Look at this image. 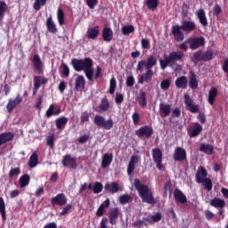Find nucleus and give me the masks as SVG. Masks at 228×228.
I'll return each instance as SVG.
<instances>
[{
  "mask_svg": "<svg viewBox=\"0 0 228 228\" xmlns=\"http://www.w3.org/2000/svg\"><path fill=\"white\" fill-rule=\"evenodd\" d=\"M188 44L191 50H197V52L193 53L191 58L192 62L197 64V62H208L213 61L214 50L212 48H208L206 52H204V50H198V48L205 46L206 45V39L203 36H200V37H191L188 39Z\"/></svg>",
  "mask_w": 228,
  "mask_h": 228,
  "instance_id": "nucleus-1",
  "label": "nucleus"
},
{
  "mask_svg": "<svg viewBox=\"0 0 228 228\" xmlns=\"http://www.w3.org/2000/svg\"><path fill=\"white\" fill-rule=\"evenodd\" d=\"M71 66H73L75 71H84L90 82H94V78L97 79L102 77V69L101 66H97L94 74V61L90 57H86L85 59H71Z\"/></svg>",
  "mask_w": 228,
  "mask_h": 228,
  "instance_id": "nucleus-2",
  "label": "nucleus"
},
{
  "mask_svg": "<svg viewBox=\"0 0 228 228\" xmlns=\"http://www.w3.org/2000/svg\"><path fill=\"white\" fill-rule=\"evenodd\" d=\"M158 64V58L155 55H149L146 61H138L136 66V73H142L138 78L139 84H149L152 82L154 71L152 68Z\"/></svg>",
  "mask_w": 228,
  "mask_h": 228,
  "instance_id": "nucleus-3",
  "label": "nucleus"
},
{
  "mask_svg": "<svg viewBox=\"0 0 228 228\" xmlns=\"http://www.w3.org/2000/svg\"><path fill=\"white\" fill-rule=\"evenodd\" d=\"M134 185L139 192V196L142 201L146 203H156V198L152 192V189L149 187L146 183H142L140 178H135L134 181Z\"/></svg>",
  "mask_w": 228,
  "mask_h": 228,
  "instance_id": "nucleus-4",
  "label": "nucleus"
},
{
  "mask_svg": "<svg viewBox=\"0 0 228 228\" xmlns=\"http://www.w3.org/2000/svg\"><path fill=\"white\" fill-rule=\"evenodd\" d=\"M185 57V53L177 50L176 52H170L168 56H166L164 59H159V64L161 69H166L167 66H172L175 62H183Z\"/></svg>",
  "mask_w": 228,
  "mask_h": 228,
  "instance_id": "nucleus-5",
  "label": "nucleus"
},
{
  "mask_svg": "<svg viewBox=\"0 0 228 228\" xmlns=\"http://www.w3.org/2000/svg\"><path fill=\"white\" fill-rule=\"evenodd\" d=\"M163 214H161V212H157L154 216H147V217H143L142 219H136L133 223V227H142V225H147V223L153 225V224L161 222Z\"/></svg>",
  "mask_w": 228,
  "mask_h": 228,
  "instance_id": "nucleus-6",
  "label": "nucleus"
},
{
  "mask_svg": "<svg viewBox=\"0 0 228 228\" xmlns=\"http://www.w3.org/2000/svg\"><path fill=\"white\" fill-rule=\"evenodd\" d=\"M94 125H96L97 126H102L105 130H111V128H113L114 126L113 119H105V118L103 116H101L100 114H96V116H94Z\"/></svg>",
  "mask_w": 228,
  "mask_h": 228,
  "instance_id": "nucleus-7",
  "label": "nucleus"
},
{
  "mask_svg": "<svg viewBox=\"0 0 228 228\" xmlns=\"http://www.w3.org/2000/svg\"><path fill=\"white\" fill-rule=\"evenodd\" d=\"M135 134L138 137H146V139H150L154 134V128L149 125H144L143 126H140V128L135 131Z\"/></svg>",
  "mask_w": 228,
  "mask_h": 228,
  "instance_id": "nucleus-8",
  "label": "nucleus"
},
{
  "mask_svg": "<svg viewBox=\"0 0 228 228\" xmlns=\"http://www.w3.org/2000/svg\"><path fill=\"white\" fill-rule=\"evenodd\" d=\"M184 103L186 108L190 110V112L197 113L200 112V105H196L194 100L188 94V93L184 94Z\"/></svg>",
  "mask_w": 228,
  "mask_h": 228,
  "instance_id": "nucleus-9",
  "label": "nucleus"
},
{
  "mask_svg": "<svg viewBox=\"0 0 228 228\" xmlns=\"http://www.w3.org/2000/svg\"><path fill=\"white\" fill-rule=\"evenodd\" d=\"M23 102L22 96L20 94H17L14 99L9 98L8 103L6 105L7 112L12 114V110L16 109L18 105H20Z\"/></svg>",
  "mask_w": 228,
  "mask_h": 228,
  "instance_id": "nucleus-10",
  "label": "nucleus"
},
{
  "mask_svg": "<svg viewBox=\"0 0 228 228\" xmlns=\"http://www.w3.org/2000/svg\"><path fill=\"white\" fill-rule=\"evenodd\" d=\"M171 35L174 36L175 41H183L184 34L183 32V25H173Z\"/></svg>",
  "mask_w": 228,
  "mask_h": 228,
  "instance_id": "nucleus-11",
  "label": "nucleus"
},
{
  "mask_svg": "<svg viewBox=\"0 0 228 228\" xmlns=\"http://www.w3.org/2000/svg\"><path fill=\"white\" fill-rule=\"evenodd\" d=\"M208 169L204 166H200L196 173V182L205 186V177L208 176Z\"/></svg>",
  "mask_w": 228,
  "mask_h": 228,
  "instance_id": "nucleus-12",
  "label": "nucleus"
},
{
  "mask_svg": "<svg viewBox=\"0 0 228 228\" xmlns=\"http://www.w3.org/2000/svg\"><path fill=\"white\" fill-rule=\"evenodd\" d=\"M61 163L64 167L73 168H76L77 166L76 157H72V155H70L69 153H67L66 155L63 156Z\"/></svg>",
  "mask_w": 228,
  "mask_h": 228,
  "instance_id": "nucleus-13",
  "label": "nucleus"
},
{
  "mask_svg": "<svg viewBox=\"0 0 228 228\" xmlns=\"http://www.w3.org/2000/svg\"><path fill=\"white\" fill-rule=\"evenodd\" d=\"M187 159V151L184 150V148H182L181 146H177L175 148V153H174V160H185Z\"/></svg>",
  "mask_w": 228,
  "mask_h": 228,
  "instance_id": "nucleus-14",
  "label": "nucleus"
},
{
  "mask_svg": "<svg viewBox=\"0 0 228 228\" xmlns=\"http://www.w3.org/2000/svg\"><path fill=\"white\" fill-rule=\"evenodd\" d=\"M53 205H66L68 201V198L64 192H60L59 194H56L53 198L51 200Z\"/></svg>",
  "mask_w": 228,
  "mask_h": 228,
  "instance_id": "nucleus-15",
  "label": "nucleus"
},
{
  "mask_svg": "<svg viewBox=\"0 0 228 228\" xmlns=\"http://www.w3.org/2000/svg\"><path fill=\"white\" fill-rule=\"evenodd\" d=\"M118 216H119V208L118 207H114L113 208H111V210H110V213H109L110 224H111V225H117Z\"/></svg>",
  "mask_w": 228,
  "mask_h": 228,
  "instance_id": "nucleus-16",
  "label": "nucleus"
},
{
  "mask_svg": "<svg viewBox=\"0 0 228 228\" xmlns=\"http://www.w3.org/2000/svg\"><path fill=\"white\" fill-rule=\"evenodd\" d=\"M102 37L103 41L106 43H110L114 37V32L110 27H104L102 31Z\"/></svg>",
  "mask_w": 228,
  "mask_h": 228,
  "instance_id": "nucleus-17",
  "label": "nucleus"
},
{
  "mask_svg": "<svg viewBox=\"0 0 228 228\" xmlns=\"http://www.w3.org/2000/svg\"><path fill=\"white\" fill-rule=\"evenodd\" d=\"M33 64H34V69H36L37 73H39V75H43L44 64L38 54H36L33 56Z\"/></svg>",
  "mask_w": 228,
  "mask_h": 228,
  "instance_id": "nucleus-18",
  "label": "nucleus"
},
{
  "mask_svg": "<svg viewBox=\"0 0 228 228\" xmlns=\"http://www.w3.org/2000/svg\"><path fill=\"white\" fill-rule=\"evenodd\" d=\"M197 25L195 21H190L187 20H184L182 21V30L184 32H193V30H196Z\"/></svg>",
  "mask_w": 228,
  "mask_h": 228,
  "instance_id": "nucleus-19",
  "label": "nucleus"
},
{
  "mask_svg": "<svg viewBox=\"0 0 228 228\" xmlns=\"http://www.w3.org/2000/svg\"><path fill=\"white\" fill-rule=\"evenodd\" d=\"M105 191L107 192H111V194H115L116 192H118L120 190L119 183L118 182H108L104 185Z\"/></svg>",
  "mask_w": 228,
  "mask_h": 228,
  "instance_id": "nucleus-20",
  "label": "nucleus"
},
{
  "mask_svg": "<svg viewBox=\"0 0 228 228\" xmlns=\"http://www.w3.org/2000/svg\"><path fill=\"white\" fill-rule=\"evenodd\" d=\"M13 137H15V134H13V132H3V134H0V146L12 141Z\"/></svg>",
  "mask_w": 228,
  "mask_h": 228,
  "instance_id": "nucleus-21",
  "label": "nucleus"
},
{
  "mask_svg": "<svg viewBox=\"0 0 228 228\" xmlns=\"http://www.w3.org/2000/svg\"><path fill=\"white\" fill-rule=\"evenodd\" d=\"M100 34V27L96 25L91 28H87V32L86 33V37L87 39H96Z\"/></svg>",
  "mask_w": 228,
  "mask_h": 228,
  "instance_id": "nucleus-22",
  "label": "nucleus"
},
{
  "mask_svg": "<svg viewBox=\"0 0 228 228\" xmlns=\"http://www.w3.org/2000/svg\"><path fill=\"white\" fill-rule=\"evenodd\" d=\"M139 162L138 155H132L127 166V174L132 175L135 169L136 164Z\"/></svg>",
  "mask_w": 228,
  "mask_h": 228,
  "instance_id": "nucleus-23",
  "label": "nucleus"
},
{
  "mask_svg": "<svg viewBox=\"0 0 228 228\" xmlns=\"http://www.w3.org/2000/svg\"><path fill=\"white\" fill-rule=\"evenodd\" d=\"M174 197L179 203H187V196L183 192V191H181V189H175Z\"/></svg>",
  "mask_w": 228,
  "mask_h": 228,
  "instance_id": "nucleus-24",
  "label": "nucleus"
},
{
  "mask_svg": "<svg viewBox=\"0 0 228 228\" xmlns=\"http://www.w3.org/2000/svg\"><path fill=\"white\" fill-rule=\"evenodd\" d=\"M175 85L179 89H187L188 87V78L185 75H183L182 77H178V78L175 79Z\"/></svg>",
  "mask_w": 228,
  "mask_h": 228,
  "instance_id": "nucleus-25",
  "label": "nucleus"
},
{
  "mask_svg": "<svg viewBox=\"0 0 228 228\" xmlns=\"http://www.w3.org/2000/svg\"><path fill=\"white\" fill-rule=\"evenodd\" d=\"M68 121H69V118H66V116H60V118H57L55 119L57 129L64 130L67 126Z\"/></svg>",
  "mask_w": 228,
  "mask_h": 228,
  "instance_id": "nucleus-26",
  "label": "nucleus"
},
{
  "mask_svg": "<svg viewBox=\"0 0 228 228\" xmlns=\"http://www.w3.org/2000/svg\"><path fill=\"white\" fill-rule=\"evenodd\" d=\"M110 206V198H107L103 203H101L99 205L97 210H96V216H103L105 208Z\"/></svg>",
  "mask_w": 228,
  "mask_h": 228,
  "instance_id": "nucleus-27",
  "label": "nucleus"
},
{
  "mask_svg": "<svg viewBox=\"0 0 228 228\" xmlns=\"http://www.w3.org/2000/svg\"><path fill=\"white\" fill-rule=\"evenodd\" d=\"M86 87V78L84 75H78L75 82L76 91H83Z\"/></svg>",
  "mask_w": 228,
  "mask_h": 228,
  "instance_id": "nucleus-28",
  "label": "nucleus"
},
{
  "mask_svg": "<svg viewBox=\"0 0 228 228\" xmlns=\"http://www.w3.org/2000/svg\"><path fill=\"white\" fill-rule=\"evenodd\" d=\"M203 126L202 125H200V123H194L193 128H191V130H189V136L197 137L198 135H200V134H201Z\"/></svg>",
  "mask_w": 228,
  "mask_h": 228,
  "instance_id": "nucleus-29",
  "label": "nucleus"
},
{
  "mask_svg": "<svg viewBox=\"0 0 228 228\" xmlns=\"http://www.w3.org/2000/svg\"><path fill=\"white\" fill-rule=\"evenodd\" d=\"M189 84L191 89H197L199 87V82L195 71H190Z\"/></svg>",
  "mask_w": 228,
  "mask_h": 228,
  "instance_id": "nucleus-30",
  "label": "nucleus"
},
{
  "mask_svg": "<svg viewBox=\"0 0 228 228\" xmlns=\"http://www.w3.org/2000/svg\"><path fill=\"white\" fill-rule=\"evenodd\" d=\"M197 16L200 20V23H201L203 27H208V21L204 9H199V11H197Z\"/></svg>",
  "mask_w": 228,
  "mask_h": 228,
  "instance_id": "nucleus-31",
  "label": "nucleus"
},
{
  "mask_svg": "<svg viewBox=\"0 0 228 228\" xmlns=\"http://www.w3.org/2000/svg\"><path fill=\"white\" fill-rule=\"evenodd\" d=\"M113 153H104L102 159V167H108L113 160Z\"/></svg>",
  "mask_w": 228,
  "mask_h": 228,
  "instance_id": "nucleus-32",
  "label": "nucleus"
},
{
  "mask_svg": "<svg viewBox=\"0 0 228 228\" xmlns=\"http://www.w3.org/2000/svg\"><path fill=\"white\" fill-rule=\"evenodd\" d=\"M46 27H47V30L49 32H51V34H57L58 32V28L52 18V16H49V18H47L46 20Z\"/></svg>",
  "mask_w": 228,
  "mask_h": 228,
  "instance_id": "nucleus-33",
  "label": "nucleus"
},
{
  "mask_svg": "<svg viewBox=\"0 0 228 228\" xmlns=\"http://www.w3.org/2000/svg\"><path fill=\"white\" fill-rule=\"evenodd\" d=\"M200 151L207 153L208 155H212L215 151V148L212 144H206L205 142H200Z\"/></svg>",
  "mask_w": 228,
  "mask_h": 228,
  "instance_id": "nucleus-34",
  "label": "nucleus"
},
{
  "mask_svg": "<svg viewBox=\"0 0 228 228\" xmlns=\"http://www.w3.org/2000/svg\"><path fill=\"white\" fill-rule=\"evenodd\" d=\"M110 107V103L107 96H105L104 98H102L101 103L98 106L100 112H106L107 110H109Z\"/></svg>",
  "mask_w": 228,
  "mask_h": 228,
  "instance_id": "nucleus-35",
  "label": "nucleus"
},
{
  "mask_svg": "<svg viewBox=\"0 0 228 228\" xmlns=\"http://www.w3.org/2000/svg\"><path fill=\"white\" fill-rule=\"evenodd\" d=\"M138 103L142 109L147 107V93L145 91H140L139 95L137 96Z\"/></svg>",
  "mask_w": 228,
  "mask_h": 228,
  "instance_id": "nucleus-36",
  "label": "nucleus"
},
{
  "mask_svg": "<svg viewBox=\"0 0 228 228\" xmlns=\"http://www.w3.org/2000/svg\"><path fill=\"white\" fill-rule=\"evenodd\" d=\"M172 105L169 103H159V110L161 116H169L171 113Z\"/></svg>",
  "mask_w": 228,
  "mask_h": 228,
  "instance_id": "nucleus-37",
  "label": "nucleus"
},
{
  "mask_svg": "<svg viewBox=\"0 0 228 228\" xmlns=\"http://www.w3.org/2000/svg\"><path fill=\"white\" fill-rule=\"evenodd\" d=\"M61 107L55 109L54 105L52 104L50 105L49 109H47L45 115L47 118H51L52 116H58L59 114H61Z\"/></svg>",
  "mask_w": 228,
  "mask_h": 228,
  "instance_id": "nucleus-38",
  "label": "nucleus"
},
{
  "mask_svg": "<svg viewBox=\"0 0 228 228\" xmlns=\"http://www.w3.org/2000/svg\"><path fill=\"white\" fill-rule=\"evenodd\" d=\"M0 215L2 216V220L6 222V203L3 196H0Z\"/></svg>",
  "mask_w": 228,
  "mask_h": 228,
  "instance_id": "nucleus-39",
  "label": "nucleus"
},
{
  "mask_svg": "<svg viewBox=\"0 0 228 228\" xmlns=\"http://www.w3.org/2000/svg\"><path fill=\"white\" fill-rule=\"evenodd\" d=\"M217 94H218L217 87H215V86L211 87L208 93V103H210V105H214Z\"/></svg>",
  "mask_w": 228,
  "mask_h": 228,
  "instance_id": "nucleus-40",
  "label": "nucleus"
},
{
  "mask_svg": "<svg viewBox=\"0 0 228 228\" xmlns=\"http://www.w3.org/2000/svg\"><path fill=\"white\" fill-rule=\"evenodd\" d=\"M38 164V155L37 151H34L29 157L28 166L29 167H35Z\"/></svg>",
  "mask_w": 228,
  "mask_h": 228,
  "instance_id": "nucleus-41",
  "label": "nucleus"
},
{
  "mask_svg": "<svg viewBox=\"0 0 228 228\" xmlns=\"http://www.w3.org/2000/svg\"><path fill=\"white\" fill-rule=\"evenodd\" d=\"M134 30L135 27L134 25H124L121 28V32L124 36H129V34H132Z\"/></svg>",
  "mask_w": 228,
  "mask_h": 228,
  "instance_id": "nucleus-42",
  "label": "nucleus"
},
{
  "mask_svg": "<svg viewBox=\"0 0 228 228\" xmlns=\"http://www.w3.org/2000/svg\"><path fill=\"white\" fill-rule=\"evenodd\" d=\"M160 155H161L160 148H153L152 149V157H153L154 162H156L157 167H159Z\"/></svg>",
  "mask_w": 228,
  "mask_h": 228,
  "instance_id": "nucleus-43",
  "label": "nucleus"
},
{
  "mask_svg": "<svg viewBox=\"0 0 228 228\" xmlns=\"http://www.w3.org/2000/svg\"><path fill=\"white\" fill-rule=\"evenodd\" d=\"M61 75L64 77H68L70 75V69L65 62H61Z\"/></svg>",
  "mask_w": 228,
  "mask_h": 228,
  "instance_id": "nucleus-44",
  "label": "nucleus"
},
{
  "mask_svg": "<svg viewBox=\"0 0 228 228\" xmlns=\"http://www.w3.org/2000/svg\"><path fill=\"white\" fill-rule=\"evenodd\" d=\"M119 203L122 205H126V203H130V201H133V198L131 194L126 193V194H120L118 197Z\"/></svg>",
  "mask_w": 228,
  "mask_h": 228,
  "instance_id": "nucleus-45",
  "label": "nucleus"
},
{
  "mask_svg": "<svg viewBox=\"0 0 228 228\" xmlns=\"http://www.w3.org/2000/svg\"><path fill=\"white\" fill-rule=\"evenodd\" d=\"M41 87V77L39 76L34 77V87H33V94L36 95L38 92V89Z\"/></svg>",
  "mask_w": 228,
  "mask_h": 228,
  "instance_id": "nucleus-46",
  "label": "nucleus"
},
{
  "mask_svg": "<svg viewBox=\"0 0 228 228\" xmlns=\"http://www.w3.org/2000/svg\"><path fill=\"white\" fill-rule=\"evenodd\" d=\"M30 182V176L28 173L25 175H22L20 178V187H26V185H28Z\"/></svg>",
  "mask_w": 228,
  "mask_h": 228,
  "instance_id": "nucleus-47",
  "label": "nucleus"
},
{
  "mask_svg": "<svg viewBox=\"0 0 228 228\" xmlns=\"http://www.w3.org/2000/svg\"><path fill=\"white\" fill-rule=\"evenodd\" d=\"M8 9V5H6V2L3 0L0 1V21H3L5 12Z\"/></svg>",
  "mask_w": 228,
  "mask_h": 228,
  "instance_id": "nucleus-48",
  "label": "nucleus"
},
{
  "mask_svg": "<svg viewBox=\"0 0 228 228\" xmlns=\"http://www.w3.org/2000/svg\"><path fill=\"white\" fill-rule=\"evenodd\" d=\"M159 4V0H146V5L151 11H156V9H158Z\"/></svg>",
  "mask_w": 228,
  "mask_h": 228,
  "instance_id": "nucleus-49",
  "label": "nucleus"
},
{
  "mask_svg": "<svg viewBox=\"0 0 228 228\" xmlns=\"http://www.w3.org/2000/svg\"><path fill=\"white\" fill-rule=\"evenodd\" d=\"M210 205H212V207H215L216 208H217L218 213H220V207L222 205V198H212V200H210Z\"/></svg>",
  "mask_w": 228,
  "mask_h": 228,
  "instance_id": "nucleus-50",
  "label": "nucleus"
},
{
  "mask_svg": "<svg viewBox=\"0 0 228 228\" xmlns=\"http://www.w3.org/2000/svg\"><path fill=\"white\" fill-rule=\"evenodd\" d=\"M48 0H35L33 8L35 11H40L41 7L46 5Z\"/></svg>",
  "mask_w": 228,
  "mask_h": 228,
  "instance_id": "nucleus-51",
  "label": "nucleus"
},
{
  "mask_svg": "<svg viewBox=\"0 0 228 228\" xmlns=\"http://www.w3.org/2000/svg\"><path fill=\"white\" fill-rule=\"evenodd\" d=\"M57 18H58L59 24L60 25H64V23H65V12H64L63 9H58Z\"/></svg>",
  "mask_w": 228,
  "mask_h": 228,
  "instance_id": "nucleus-52",
  "label": "nucleus"
},
{
  "mask_svg": "<svg viewBox=\"0 0 228 228\" xmlns=\"http://www.w3.org/2000/svg\"><path fill=\"white\" fill-rule=\"evenodd\" d=\"M20 175V167H12L9 171V178L12 179Z\"/></svg>",
  "mask_w": 228,
  "mask_h": 228,
  "instance_id": "nucleus-53",
  "label": "nucleus"
},
{
  "mask_svg": "<svg viewBox=\"0 0 228 228\" xmlns=\"http://www.w3.org/2000/svg\"><path fill=\"white\" fill-rule=\"evenodd\" d=\"M116 89H117V81H116L115 77H112V78H110V80L109 93L110 94H114Z\"/></svg>",
  "mask_w": 228,
  "mask_h": 228,
  "instance_id": "nucleus-54",
  "label": "nucleus"
},
{
  "mask_svg": "<svg viewBox=\"0 0 228 228\" xmlns=\"http://www.w3.org/2000/svg\"><path fill=\"white\" fill-rule=\"evenodd\" d=\"M103 189V183L102 182H95L94 184L93 185V191L95 194H99V192H102Z\"/></svg>",
  "mask_w": 228,
  "mask_h": 228,
  "instance_id": "nucleus-55",
  "label": "nucleus"
},
{
  "mask_svg": "<svg viewBox=\"0 0 228 228\" xmlns=\"http://www.w3.org/2000/svg\"><path fill=\"white\" fill-rule=\"evenodd\" d=\"M204 187L208 191H212V189H213V182H212L211 178H208V175H207V176H205Z\"/></svg>",
  "mask_w": 228,
  "mask_h": 228,
  "instance_id": "nucleus-56",
  "label": "nucleus"
},
{
  "mask_svg": "<svg viewBox=\"0 0 228 228\" xmlns=\"http://www.w3.org/2000/svg\"><path fill=\"white\" fill-rule=\"evenodd\" d=\"M55 135L53 134L51 135H48L46 138V142L48 144V146H50V148L53 149L55 146Z\"/></svg>",
  "mask_w": 228,
  "mask_h": 228,
  "instance_id": "nucleus-57",
  "label": "nucleus"
},
{
  "mask_svg": "<svg viewBox=\"0 0 228 228\" xmlns=\"http://www.w3.org/2000/svg\"><path fill=\"white\" fill-rule=\"evenodd\" d=\"M126 84L127 87H134V86L135 84V78H134V75H130L129 77H127V78L126 80Z\"/></svg>",
  "mask_w": 228,
  "mask_h": 228,
  "instance_id": "nucleus-58",
  "label": "nucleus"
},
{
  "mask_svg": "<svg viewBox=\"0 0 228 228\" xmlns=\"http://www.w3.org/2000/svg\"><path fill=\"white\" fill-rule=\"evenodd\" d=\"M124 100H125V96L122 93H116L115 102L117 104L123 103Z\"/></svg>",
  "mask_w": 228,
  "mask_h": 228,
  "instance_id": "nucleus-59",
  "label": "nucleus"
},
{
  "mask_svg": "<svg viewBox=\"0 0 228 228\" xmlns=\"http://www.w3.org/2000/svg\"><path fill=\"white\" fill-rule=\"evenodd\" d=\"M226 205V201L225 200L221 198V206L219 207V215L220 216H223V218H224V207Z\"/></svg>",
  "mask_w": 228,
  "mask_h": 228,
  "instance_id": "nucleus-60",
  "label": "nucleus"
},
{
  "mask_svg": "<svg viewBox=\"0 0 228 228\" xmlns=\"http://www.w3.org/2000/svg\"><path fill=\"white\" fill-rule=\"evenodd\" d=\"M167 192L172 194V182H170V181L166 182V183L164 185V193L167 194Z\"/></svg>",
  "mask_w": 228,
  "mask_h": 228,
  "instance_id": "nucleus-61",
  "label": "nucleus"
},
{
  "mask_svg": "<svg viewBox=\"0 0 228 228\" xmlns=\"http://www.w3.org/2000/svg\"><path fill=\"white\" fill-rule=\"evenodd\" d=\"M170 84H171L170 80H168V78H166V79L161 81L160 87L163 90L169 89Z\"/></svg>",
  "mask_w": 228,
  "mask_h": 228,
  "instance_id": "nucleus-62",
  "label": "nucleus"
},
{
  "mask_svg": "<svg viewBox=\"0 0 228 228\" xmlns=\"http://www.w3.org/2000/svg\"><path fill=\"white\" fill-rule=\"evenodd\" d=\"M141 45H142V48H143V50H150L151 48V41H149V39H142L141 41Z\"/></svg>",
  "mask_w": 228,
  "mask_h": 228,
  "instance_id": "nucleus-63",
  "label": "nucleus"
},
{
  "mask_svg": "<svg viewBox=\"0 0 228 228\" xmlns=\"http://www.w3.org/2000/svg\"><path fill=\"white\" fill-rule=\"evenodd\" d=\"M132 119H133L134 125H139L140 123L139 112H134V114L132 115Z\"/></svg>",
  "mask_w": 228,
  "mask_h": 228,
  "instance_id": "nucleus-64",
  "label": "nucleus"
}]
</instances>
